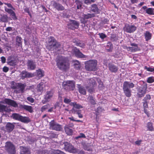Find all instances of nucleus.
<instances>
[{
	"label": "nucleus",
	"instance_id": "37998d69",
	"mask_svg": "<svg viewBox=\"0 0 154 154\" xmlns=\"http://www.w3.org/2000/svg\"><path fill=\"white\" fill-rule=\"evenodd\" d=\"M72 111L74 113L77 114L78 115L81 113V110H78L75 109H72Z\"/></svg>",
	"mask_w": 154,
	"mask_h": 154
},
{
	"label": "nucleus",
	"instance_id": "bf43d9fd",
	"mask_svg": "<svg viewBox=\"0 0 154 154\" xmlns=\"http://www.w3.org/2000/svg\"><path fill=\"white\" fill-rule=\"evenodd\" d=\"M94 2V1L93 0H85V4L88 5L91 4V2Z\"/></svg>",
	"mask_w": 154,
	"mask_h": 154
},
{
	"label": "nucleus",
	"instance_id": "f03ea898",
	"mask_svg": "<svg viewBox=\"0 0 154 154\" xmlns=\"http://www.w3.org/2000/svg\"><path fill=\"white\" fill-rule=\"evenodd\" d=\"M134 87V85L132 83L128 82H125L123 85V89L125 96L128 97L131 95V91L130 88H133Z\"/></svg>",
	"mask_w": 154,
	"mask_h": 154
},
{
	"label": "nucleus",
	"instance_id": "39448f33",
	"mask_svg": "<svg viewBox=\"0 0 154 154\" xmlns=\"http://www.w3.org/2000/svg\"><path fill=\"white\" fill-rule=\"evenodd\" d=\"M12 117L14 119L25 123H27L30 122V119L29 117L22 116L18 113H13Z\"/></svg>",
	"mask_w": 154,
	"mask_h": 154
},
{
	"label": "nucleus",
	"instance_id": "79ce46f5",
	"mask_svg": "<svg viewBox=\"0 0 154 154\" xmlns=\"http://www.w3.org/2000/svg\"><path fill=\"white\" fill-rule=\"evenodd\" d=\"M22 38L21 37L17 36L16 37V42L17 43H18V45L19 46H20L21 45L22 43L21 41Z\"/></svg>",
	"mask_w": 154,
	"mask_h": 154
},
{
	"label": "nucleus",
	"instance_id": "4be33fe9",
	"mask_svg": "<svg viewBox=\"0 0 154 154\" xmlns=\"http://www.w3.org/2000/svg\"><path fill=\"white\" fill-rule=\"evenodd\" d=\"M20 106L21 109L27 111L30 113L32 112L33 111L32 107L31 106L25 105H21Z\"/></svg>",
	"mask_w": 154,
	"mask_h": 154
},
{
	"label": "nucleus",
	"instance_id": "3c124183",
	"mask_svg": "<svg viewBox=\"0 0 154 154\" xmlns=\"http://www.w3.org/2000/svg\"><path fill=\"white\" fill-rule=\"evenodd\" d=\"M54 154H64V153L60 150H55L54 151Z\"/></svg>",
	"mask_w": 154,
	"mask_h": 154
},
{
	"label": "nucleus",
	"instance_id": "09e8293b",
	"mask_svg": "<svg viewBox=\"0 0 154 154\" xmlns=\"http://www.w3.org/2000/svg\"><path fill=\"white\" fill-rule=\"evenodd\" d=\"M8 64L10 66H14L16 65V63L14 60H11L8 62Z\"/></svg>",
	"mask_w": 154,
	"mask_h": 154
},
{
	"label": "nucleus",
	"instance_id": "ea45409f",
	"mask_svg": "<svg viewBox=\"0 0 154 154\" xmlns=\"http://www.w3.org/2000/svg\"><path fill=\"white\" fill-rule=\"evenodd\" d=\"M106 48L108 51H109L112 48V45L111 43H108L106 46Z\"/></svg>",
	"mask_w": 154,
	"mask_h": 154
},
{
	"label": "nucleus",
	"instance_id": "680f3d73",
	"mask_svg": "<svg viewBox=\"0 0 154 154\" xmlns=\"http://www.w3.org/2000/svg\"><path fill=\"white\" fill-rule=\"evenodd\" d=\"M148 130L150 131H154V129L152 126H147Z\"/></svg>",
	"mask_w": 154,
	"mask_h": 154
},
{
	"label": "nucleus",
	"instance_id": "9b49d317",
	"mask_svg": "<svg viewBox=\"0 0 154 154\" xmlns=\"http://www.w3.org/2000/svg\"><path fill=\"white\" fill-rule=\"evenodd\" d=\"M137 29V27L133 25L126 24L123 28V30L127 33H131L135 31Z\"/></svg>",
	"mask_w": 154,
	"mask_h": 154
},
{
	"label": "nucleus",
	"instance_id": "6e6552de",
	"mask_svg": "<svg viewBox=\"0 0 154 154\" xmlns=\"http://www.w3.org/2000/svg\"><path fill=\"white\" fill-rule=\"evenodd\" d=\"M63 144L64 146V149L66 150L71 153L79 152V150L74 148L72 145L69 143L67 142H65Z\"/></svg>",
	"mask_w": 154,
	"mask_h": 154
},
{
	"label": "nucleus",
	"instance_id": "c85d7f7f",
	"mask_svg": "<svg viewBox=\"0 0 154 154\" xmlns=\"http://www.w3.org/2000/svg\"><path fill=\"white\" fill-rule=\"evenodd\" d=\"M70 105L73 106L72 109H79L83 108V107L81 105L77 104L75 102H71L70 103Z\"/></svg>",
	"mask_w": 154,
	"mask_h": 154
},
{
	"label": "nucleus",
	"instance_id": "2eb2a0df",
	"mask_svg": "<svg viewBox=\"0 0 154 154\" xmlns=\"http://www.w3.org/2000/svg\"><path fill=\"white\" fill-rule=\"evenodd\" d=\"M1 103H5L15 107H17L18 106L17 104L15 101L8 99H5L3 101H1Z\"/></svg>",
	"mask_w": 154,
	"mask_h": 154
},
{
	"label": "nucleus",
	"instance_id": "c9c22d12",
	"mask_svg": "<svg viewBox=\"0 0 154 154\" xmlns=\"http://www.w3.org/2000/svg\"><path fill=\"white\" fill-rule=\"evenodd\" d=\"M73 65L77 69H79L81 67L79 62L76 60H73Z\"/></svg>",
	"mask_w": 154,
	"mask_h": 154
},
{
	"label": "nucleus",
	"instance_id": "5701e85b",
	"mask_svg": "<svg viewBox=\"0 0 154 154\" xmlns=\"http://www.w3.org/2000/svg\"><path fill=\"white\" fill-rule=\"evenodd\" d=\"M53 5L58 11H63L64 9V8L62 5L55 2H54Z\"/></svg>",
	"mask_w": 154,
	"mask_h": 154
},
{
	"label": "nucleus",
	"instance_id": "4d7b16f0",
	"mask_svg": "<svg viewBox=\"0 0 154 154\" xmlns=\"http://www.w3.org/2000/svg\"><path fill=\"white\" fill-rule=\"evenodd\" d=\"M77 45L79 46L81 48H83L85 46V45L83 43H81L80 42H79L77 43Z\"/></svg>",
	"mask_w": 154,
	"mask_h": 154
},
{
	"label": "nucleus",
	"instance_id": "052dcab7",
	"mask_svg": "<svg viewBox=\"0 0 154 154\" xmlns=\"http://www.w3.org/2000/svg\"><path fill=\"white\" fill-rule=\"evenodd\" d=\"M4 4L7 5L8 7L12 8L14 10H15V8L13 7L11 4L8 3H4Z\"/></svg>",
	"mask_w": 154,
	"mask_h": 154
},
{
	"label": "nucleus",
	"instance_id": "b1692460",
	"mask_svg": "<svg viewBox=\"0 0 154 154\" xmlns=\"http://www.w3.org/2000/svg\"><path fill=\"white\" fill-rule=\"evenodd\" d=\"M21 154H30V152L29 149L23 146H20Z\"/></svg>",
	"mask_w": 154,
	"mask_h": 154
},
{
	"label": "nucleus",
	"instance_id": "de8ad7c7",
	"mask_svg": "<svg viewBox=\"0 0 154 154\" xmlns=\"http://www.w3.org/2000/svg\"><path fill=\"white\" fill-rule=\"evenodd\" d=\"M5 11L8 12L10 15L14 11L11 9L8 8L6 7H4Z\"/></svg>",
	"mask_w": 154,
	"mask_h": 154
},
{
	"label": "nucleus",
	"instance_id": "f257e3e1",
	"mask_svg": "<svg viewBox=\"0 0 154 154\" xmlns=\"http://www.w3.org/2000/svg\"><path fill=\"white\" fill-rule=\"evenodd\" d=\"M57 67L60 69L65 70L69 68V64L67 59L62 56H59L57 61Z\"/></svg>",
	"mask_w": 154,
	"mask_h": 154
},
{
	"label": "nucleus",
	"instance_id": "dca6fc26",
	"mask_svg": "<svg viewBox=\"0 0 154 154\" xmlns=\"http://www.w3.org/2000/svg\"><path fill=\"white\" fill-rule=\"evenodd\" d=\"M68 28L74 29L78 27L79 23L76 21L71 20L70 21V23L68 24Z\"/></svg>",
	"mask_w": 154,
	"mask_h": 154
},
{
	"label": "nucleus",
	"instance_id": "6ab92c4d",
	"mask_svg": "<svg viewBox=\"0 0 154 154\" xmlns=\"http://www.w3.org/2000/svg\"><path fill=\"white\" fill-rule=\"evenodd\" d=\"M44 86V83L42 82H41L37 85V91L38 93V94L40 95L43 91V88Z\"/></svg>",
	"mask_w": 154,
	"mask_h": 154
},
{
	"label": "nucleus",
	"instance_id": "f704fd0d",
	"mask_svg": "<svg viewBox=\"0 0 154 154\" xmlns=\"http://www.w3.org/2000/svg\"><path fill=\"white\" fill-rule=\"evenodd\" d=\"M37 75L38 77H42L44 76V72L40 69L37 70Z\"/></svg>",
	"mask_w": 154,
	"mask_h": 154
},
{
	"label": "nucleus",
	"instance_id": "473e14b6",
	"mask_svg": "<svg viewBox=\"0 0 154 154\" xmlns=\"http://www.w3.org/2000/svg\"><path fill=\"white\" fill-rule=\"evenodd\" d=\"M8 17L6 14H4L2 15L0 19L1 22L4 23L7 22H8Z\"/></svg>",
	"mask_w": 154,
	"mask_h": 154
},
{
	"label": "nucleus",
	"instance_id": "72a5a7b5",
	"mask_svg": "<svg viewBox=\"0 0 154 154\" xmlns=\"http://www.w3.org/2000/svg\"><path fill=\"white\" fill-rule=\"evenodd\" d=\"M50 128L57 131H61L62 129L61 126H50Z\"/></svg>",
	"mask_w": 154,
	"mask_h": 154
},
{
	"label": "nucleus",
	"instance_id": "a19ab883",
	"mask_svg": "<svg viewBox=\"0 0 154 154\" xmlns=\"http://www.w3.org/2000/svg\"><path fill=\"white\" fill-rule=\"evenodd\" d=\"M5 126L7 131L9 132L12 131L14 128V126Z\"/></svg>",
	"mask_w": 154,
	"mask_h": 154
},
{
	"label": "nucleus",
	"instance_id": "69168bd1",
	"mask_svg": "<svg viewBox=\"0 0 154 154\" xmlns=\"http://www.w3.org/2000/svg\"><path fill=\"white\" fill-rule=\"evenodd\" d=\"M148 102H143V106L144 107V108H147L148 107Z\"/></svg>",
	"mask_w": 154,
	"mask_h": 154
},
{
	"label": "nucleus",
	"instance_id": "c756f323",
	"mask_svg": "<svg viewBox=\"0 0 154 154\" xmlns=\"http://www.w3.org/2000/svg\"><path fill=\"white\" fill-rule=\"evenodd\" d=\"M69 126H65V130L66 133L68 135H71L73 133L72 129L68 127Z\"/></svg>",
	"mask_w": 154,
	"mask_h": 154
},
{
	"label": "nucleus",
	"instance_id": "58836bf2",
	"mask_svg": "<svg viewBox=\"0 0 154 154\" xmlns=\"http://www.w3.org/2000/svg\"><path fill=\"white\" fill-rule=\"evenodd\" d=\"M146 82L149 83H152L154 82V77L151 76L147 78Z\"/></svg>",
	"mask_w": 154,
	"mask_h": 154
},
{
	"label": "nucleus",
	"instance_id": "4c0bfd02",
	"mask_svg": "<svg viewBox=\"0 0 154 154\" xmlns=\"http://www.w3.org/2000/svg\"><path fill=\"white\" fill-rule=\"evenodd\" d=\"M151 99V96L149 94H146V96L143 99V101L145 102H149V100Z\"/></svg>",
	"mask_w": 154,
	"mask_h": 154
},
{
	"label": "nucleus",
	"instance_id": "7ed1b4c3",
	"mask_svg": "<svg viewBox=\"0 0 154 154\" xmlns=\"http://www.w3.org/2000/svg\"><path fill=\"white\" fill-rule=\"evenodd\" d=\"M97 61L96 60H90L85 62V69L88 71H94L97 68Z\"/></svg>",
	"mask_w": 154,
	"mask_h": 154
},
{
	"label": "nucleus",
	"instance_id": "1a4fd4ad",
	"mask_svg": "<svg viewBox=\"0 0 154 154\" xmlns=\"http://www.w3.org/2000/svg\"><path fill=\"white\" fill-rule=\"evenodd\" d=\"M96 78H93L88 79L87 80V83L89 85L86 86V88H89L88 89V91L90 93L93 91V87L96 85Z\"/></svg>",
	"mask_w": 154,
	"mask_h": 154
},
{
	"label": "nucleus",
	"instance_id": "f8f14e48",
	"mask_svg": "<svg viewBox=\"0 0 154 154\" xmlns=\"http://www.w3.org/2000/svg\"><path fill=\"white\" fill-rule=\"evenodd\" d=\"M53 93L52 91H47L46 94L44 95V100L42 101L43 104H45L46 102L50 101L52 98Z\"/></svg>",
	"mask_w": 154,
	"mask_h": 154
},
{
	"label": "nucleus",
	"instance_id": "e433bc0d",
	"mask_svg": "<svg viewBox=\"0 0 154 154\" xmlns=\"http://www.w3.org/2000/svg\"><path fill=\"white\" fill-rule=\"evenodd\" d=\"M91 10L94 12H97L99 9L96 5L93 4L91 5Z\"/></svg>",
	"mask_w": 154,
	"mask_h": 154
},
{
	"label": "nucleus",
	"instance_id": "e2e57ef3",
	"mask_svg": "<svg viewBox=\"0 0 154 154\" xmlns=\"http://www.w3.org/2000/svg\"><path fill=\"white\" fill-rule=\"evenodd\" d=\"M9 69L7 67V66H4L3 68V72H6L8 71Z\"/></svg>",
	"mask_w": 154,
	"mask_h": 154
},
{
	"label": "nucleus",
	"instance_id": "412c9836",
	"mask_svg": "<svg viewBox=\"0 0 154 154\" xmlns=\"http://www.w3.org/2000/svg\"><path fill=\"white\" fill-rule=\"evenodd\" d=\"M109 69L110 71L112 72H116L118 70V67L112 64H109Z\"/></svg>",
	"mask_w": 154,
	"mask_h": 154
},
{
	"label": "nucleus",
	"instance_id": "f3484780",
	"mask_svg": "<svg viewBox=\"0 0 154 154\" xmlns=\"http://www.w3.org/2000/svg\"><path fill=\"white\" fill-rule=\"evenodd\" d=\"M94 16V14H84L83 15L81 19V22L83 23H86V21L85 20V19H88Z\"/></svg>",
	"mask_w": 154,
	"mask_h": 154
},
{
	"label": "nucleus",
	"instance_id": "7c9ffc66",
	"mask_svg": "<svg viewBox=\"0 0 154 154\" xmlns=\"http://www.w3.org/2000/svg\"><path fill=\"white\" fill-rule=\"evenodd\" d=\"M78 87L79 92L84 95L86 94V91L84 88L80 86V85H78Z\"/></svg>",
	"mask_w": 154,
	"mask_h": 154
},
{
	"label": "nucleus",
	"instance_id": "c03bdc74",
	"mask_svg": "<svg viewBox=\"0 0 154 154\" xmlns=\"http://www.w3.org/2000/svg\"><path fill=\"white\" fill-rule=\"evenodd\" d=\"M86 138V136L84 134L81 133L78 136H77L75 137V139L76 140H77L79 138Z\"/></svg>",
	"mask_w": 154,
	"mask_h": 154
},
{
	"label": "nucleus",
	"instance_id": "cd10ccee",
	"mask_svg": "<svg viewBox=\"0 0 154 154\" xmlns=\"http://www.w3.org/2000/svg\"><path fill=\"white\" fill-rule=\"evenodd\" d=\"M11 109H8L7 106L0 103V112H8Z\"/></svg>",
	"mask_w": 154,
	"mask_h": 154
},
{
	"label": "nucleus",
	"instance_id": "2f4dec72",
	"mask_svg": "<svg viewBox=\"0 0 154 154\" xmlns=\"http://www.w3.org/2000/svg\"><path fill=\"white\" fill-rule=\"evenodd\" d=\"M146 13L150 15H154V8H147L145 11Z\"/></svg>",
	"mask_w": 154,
	"mask_h": 154
},
{
	"label": "nucleus",
	"instance_id": "49530a36",
	"mask_svg": "<svg viewBox=\"0 0 154 154\" xmlns=\"http://www.w3.org/2000/svg\"><path fill=\"white\" fill-rule=\"evenodd\" d=\"M49 106V104H48L42 106L41 108V110L43 112L47 109Z\"/></svg>",
	"mask_w": 154,
	"mask_h": 154
},
{
	"label": "nucleus",
	"instance_id": "8fccbe9b",
	"mask_svg": "<svg viewBox=\"0 0 154 154\" xmlns=\"http://www.w3.org/2000/svg\"><path fill=\"white\" fill-rule=\"evenodd\" d=\"M98 35H99L100 37L102 39H103L106 37V35L103 33H99Z\"/></svg>",
	"mask_w": 154,
	"mask_h": 154
},
{
	"label": "nucleus",
	"instance_id": "5fc2aeb1",
	"mask_svg": "<svg viewBox=\"0 0 154 154\" xmlns=\"http://www.w3.org/2000/svg\"><path fill=\"white\" fill-rule=\"evenodd\" d=\"M10 15L11 16V17L13 20H15L17 19V18L14 12H13Z\"/></svg>",
	"mask_w": 154,
	"mask_h": 154
},
{
	"label": "nucleus",
	"instance_id": "0e129e2a",
	"mask_svg": "<svg viewBox=\"0 0 154 154\" xmlns=\"http://www.w3.org/2000/svg\"><path fill=\"white\" fill-rule=\"evenodd\" d=\"M142 141V140H137L135 141V143L136 145H137L138 146H139L140 145Z\"/></svg>",
	"mask_w": 154,
	"mask_h": 154
},
{
	"label": "nucleus",
	"instance_id": "6e6d98bb",
	"mask_svg": "<svg viewBox=\"0 0 154 154\" xmlns=\"http://www.w3.org/2000/svg\"><path fill=\"white\" fill-rule=\"evenodd\" d=\"M60 46V45L59 43L57 42L56 41V45H55V47H54V49H57V48H58Z\"/></svg>",
	"mask_w": 154,
	"mask_h": 154
},
{
	"label": "nucleus",
	"instance_id": "a211bd4d",
	"mask_svg": "<svg viewBox=\"0 0 154 154\" xmlns=\"http://www.w3.org/2000/svg\"><path fill=\"white\" fill-rule=\"evenodd\" d=\"M27 65L28 68L31 70L35 69L36 67V64L32 60H28L27 63Z\"/></svg>",
	"mask_w": 154,
	"mask_h": 154
},
{
	"label": "nucleus",
	"instance_id": "a18cd8bd",
	"mask_svg": "<svg viewBox=\"0 0 154 154\" xmlns=\"http://www.w3.org/2000/svg\"><path fill=\"white\" fill-rule=\"evenodd\" d=\"M144 69H146L147 71L151 72H154V67H148L147 66H145Z\"/></svg>",
	"mask_w": 154,
	"mask_h": 154
},
{
	"label": "nucleus",
	"instance_id": "a878e982",
	"mask_svg": "<svg viewBox=\"0 0 154 154\" xmlns=\"http://www.w3.org/2000/svg\"><path fill=\"white\" fill-rule=\"evenodd\" d=\"M87 100L92 105H94L96 104V100L92 96H89Z\"/></svg>",
	"mask_w": 154,
	"mask_h": 154
},
{
	"label": "nucleus",
	"instance_id": "864d4df0",
	"mask_svg": "<svg viewBox=\"0 0 154 154\" xmlns=\"http://www.w3.org/2000/svg\"><path fill=\"white\" fill-rule=\"evenodd\" d=\"M27 100L31 103H33L34 101V99L31 97H29L27 98Z\"/></svg>",
	"mask_w": 154,
	"mask_h": 154
},
{
	"label": "nucleus",
	"instance_id": "393cba45",
	"mask_svg": "<svg viewBox=\"0 0 154 154\" xmlns=\"http://www.w3.org/2000/svg\"><path fill=\"white\" fill-rule=\"evenodd\" d=\"M20 75L22 79H24L26 77H31L32 76V74L25 71H23Z\"/></svg>",
	"mask_w": 154,
	"mask_h": 154
},
{
	"label": "nucleus",
	"instance_id": "338daca9",
	"mask_svg": "<svg viewBox=\"0 0 154 154\" xmlns=\"http://www.w3.org/2000/svg\"><path fill=\"white\" fill-rule=\"evenodd\" d=\"M2 62V63H5L6 62V59L4 57H1Z\"/></svg>",
	"mask_w": 154,
	"mask_h": 154
},
{
	"label": "nucleus",
	"instance_id": "bb28decb",
	"mask_svg": "<svg viewBox=\"0 0 154 154\" xmlns=\"http://www.w3.org/2000/svg\"><path fill=\"white\" fill-rule=\"evenodd\" d=\"M144 35L145 36V40L148 41L151 39L152 38V34L148 31H146L144 33Z\"/></svg>",
	"mask_w": 154,
	"mask_h": 154
},
{
	"label": "nucleus",
	"instance_id": "0eeeda50",
	"mask_svg": "<svg viewBox=\"0 0 154 154\" xmlns=\"http://www.w3.org/2000/svg\"><path fill=\"white\" fill-rule=\"evenodd\" d=\"M63 88L65 90H73L75 87V83L73 81H65L62 83Z\"/></svg>",
	"mask_w": 154,
	"mask_h": 154
},
{
	"label": "nucleus",
	"instance_id": "ddd939ff",
	"mask_svg": "<svg viewBox=\"0 0 154 154\" xmlns=\"http://www.w3.org/2000/svg\"><path fill=\"white\" fill-rule=\"evenodd\" d=\"M56 40L52 37H50L49 39L48 43L47 46L48 49L50 50H54L56 45Z\"/></svg>",
	"mask_w": 154,
	"mask_h": 154
},
{
	"label": "nucleus",
	"instance_id": "20e7f679",
	"mask_svg": "<svg viewBox=\"0 0 154 154\" xmlns=\"http://www.w3.org/2000/svg\"><path fill=\"white\" fill-rule=\"evenodd\" d=\"M139 84L141 85L138 89L137 94L139 97H143L147 91V84L143 81H140Z\"/></svg>",
	"mask_w": 154,
	"mask_h": 154
},
{
	"label": "nucleus",
	"instance_id": "aec40b11",
	"mask_svg": "<svg viewBox=\"0 0 154 154\" xmlns=\"http://www.w3.org/2000/svg\"><path fill=\"white\" fill-rule=\"evenodd\" d=\"M74 52L75 56L77 57L82 58H85L86 57V56L84 55L82 53L80 52L79 50L77 49H75Z\"/></svg>",
	"mask_w": 154,
	"mask_h": 154
},
{
	"label": "nucleus",
	"instance_id": "13d9d810",
	"mask_svg": "<svg viewBox=\"0 0 154 154\" xmlns=\"http://www.w3.org/2000/svg\"><path fill=\"white\" fill-rule=\"evenodd\" d=\"M71 100L70 99L67 98H65L64 100V102L65 103L68 104L70 102Z\"/></svg>",
	"mask_w": 154,
	"mask_h": 154
},
{
	"label": "nucleus",
	"instance_id": "4468645a",
	"mask_svg": "<svg viewBox=\"0 0 154 154\" xmlns=\"http://www.w3.org/2000/svg\"><path fill=\"white\" fill-rule=\"evenodd\" d=\"M131 45L132 46L131 47H126L125 49L128 51L133 52L137 51L139 50V48L138 47L137 44L132 43L131 44Z\"/></svg>",
	"mask_w": 154,
	"mask_h": 154
},
{
	"label": "nucleus",
	"instance_id": "423d86ee",
	"mask_svg": "<svg viewBox=\"0 0 154 154\" xmlns=\"http://www.w3.org/2000/svg\"><path fill=\"white\" fill-rule=\"evenodd\" d=\"M5 149L9 154H15V148L13 143L10 142H7L5 143Z\"/></svg>",
	"mask_w": 154,
	"mask_h": 154
},
{
	"label": "nucleus",
	"instance_id": "9d476101",
	"mask_svg": "<svg viewBox=\"0 0 154 154\" xmlns=\"http://www.w3.org/2000/svg\"><path fill=\"white\" fill-rule=\"evenodd\" d=\"M26 86L25 84L20 83L16 85L14 84L12 85L11 87L12 89H17V93H23Z\"/></svg>",
	"mask_w": 154,
	"mask_h": 154
},
{
	"label": "nucleus",
	"instance_id": "603ef678",
	"mask_svg": "<svg viewBox=\"0 0 154 154\" xmlns=\"http://www.w3.org/2000/svg\"><path fill=\"white\" fill-rule=\"evenodd\" d=\"M76 4L77 5V7L78 9H79L81 8L82 6V3L78 1H77L76 2Z\"/></svg>",
	"mask_w": 154,
	"mask_h": 154
},
{
	"label": "nucleus",
	"instance_id": "774afa93",
	"mask_svg": "<svg viewBox=\"0 0 154 154\" xmlns=\"http://www.w3.org/2000/svg\"><path fill=\"white\" fill-rule=\"evenodd\" d=\"M6 30L7 31H12V28L11 27H7Z\"/></svg>",
	"mask_w": 154,
	"mask_h": 154
}]
</instances>
